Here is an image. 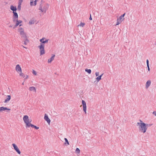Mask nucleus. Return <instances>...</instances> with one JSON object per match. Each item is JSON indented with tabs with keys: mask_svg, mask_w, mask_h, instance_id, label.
I'll list each match as a JSON object with an SVG mask.
<instances>
[{
	"mask_svg": "<svg viewBox=\"0 0 156 156\" xmlns=\"http://www.w3.org/2000/svg\"><path fill=\"white\" fill-rule=\"evenodd\" d=\"M23 0H19L18 5H21Z\"/></svg>",
	"mask_w": 156,
	"mask_h": 156,
	"instance_id": "2f4dec72",
	"label": "nucleus"
},
{
	"mask_svg": "<svg viewBox=\"0 0 156 156\" xmlns=\"http://www.w3.org/2000/svg\"><path fill=\"white\" fill-rule=\"evenodd\" d=\"M103 73H102L101 75H100L99 76H98V77H97L96 79L97 80L98 82L99 80H101V77L102 76V75H103Z\"/></svg>",
	"mask_w": 156,
	"mask_h": 156,
	"instance_id": "412c9836",
	"label": "nucleus"
},
{
	"mask_svg": "<svg viewBox=\"0 0 156 156\" xmlns=\"http://www.w3.org/2000/svg\"><path fill=\"white\" fill-rule=\"evenodd\" d=\"M28 75H26V78H25L24 79H27L28 78Z\"/></svg>",
	"mask_w": 156,
	"mask_h": 156,
	"instance_id": "a19ab883",
	"label": "nucleus"
},
{
	"mask_svg": "<svg viewBox=\"0 0 156 156\" xmlns=\"http://www.w3.org/2000/svg\"><path fill=\"white\" fill-rule=\"evenodd\" d=\"M34 21L33 20H31L29 22L30 24H34Z\"/></svg>",
	"mask_w": 156,
	"mask_h": 156,
	"instance_id": "cd10ccee",
	"label": "nucleus"
},
{
	"mask_svg": "<svg viewBox=\"0 0 156 156\" xmlns=\"http://www.w3.org/2000/svg\"><path fill=\"white\" fill-rule=\"evenodd\" d=\"M95 75L96 76H98L99 75V72H96L95 73Z\"/></svg>",
	"mask_w": 156,
	"mask_h": 156,
	"instance_id": "72a5a7b5",
	"label": "nucleus"
},
{
	"mask_svg": "<svg viewBox=\"0 0 156 156\" xmlns=\"http://www.w3.org/2000/svg\"><path fill=\"white\" fill-rule=\"evenodd\" d=\"M153 114L156 116V111H154L153 112Z\"/></svg>",
	"mask_w": 156,
	"mask_h": 156,
	"instance_id": "e433bc0d",
	"label": "nucleus"
},
{
	"mask_svg": "<svg viewBox=\"0 0 156 156\" xmlns=\"http://www.w3.org/2000/svg\"><path fill=\"white\" fill-rule=\"evenodd\" d=\"M29 89L30 91H34L35 92H36V88L34 87H29Z\"/></svg>",
	"mask_w": 156,
	"mask_h": 156,
	"instance_id": "aec40b11",
	"label": "nucleus"
},
{
	"mask_svg": "<svg viewBox=\"0 0 156 156\" xmlns=\"http://www.w3.org/2000/svg\"><path fill=\"white\" fill-rule=\"evenodd\" d=\"M21 37L23 38V40L27 38V36L26 35V33L23 35H22Z\"/></svg>",
	"mask_w": 156,
	"mask_h": 156,
	"instance_id": "5701e85b",
	"label": "nucleus"
},
{
	"mask_svg": "<svg viewBox=\"0 0 156 156\" xmlns=\"http://www.w3.org/2000/svg\"><path fill=\"white\" fill-rule=\"evenodd\" d=\"M152 125L151 124H146V126L147 127V126H151Z\"/></svg>",
	"mask_w": 156,
	"mask_h": 156,
	"instance_id": "f704fd0d",
	"label": "nucleus"
},
{
	"mask_svg": "<svg viewBox=\"0 0 156 156\" xmlns=\"http://www.w3.org/2000/svg\"><path fill=\"white\" fill-rule=\"evenodd\" d=\"M80 150L79 148H77L76 149V151H75V153L76 154H79L80 153Z\"/></svg>",
	"mask_w": 156,
	"mask_h": 156,
	"instance_id": "a878e982",
	"label": "nucleus"
},
{
	"mask_svg": "<svg viewBox=\"0 0 156 156\" xmlns=\"http://www.w3.org/2000/svg\"><path fill=\"white\" fill-rule=\"evenodd\" d=\"M16 70L17 72H22V69L19 65H17L16 67Z\"/></svg>",
	"mask_w": 156,
	"mask_h": 156,
	"instance_id": "ddd939ff",
	"label": "nucleus"
},
{
	"mask_svg": "<svg viewBox=\"0 0 156 156\" xmlns=\"http://www.w3.org/2000/svg\"><path fill=\"white\" fill-rule=\"evenodd\" d=\"M21 5H18V7H17V9L18 10V11L20 10H21Z\"/></svg>",
	"mask_w": 156,
	"mask_h": 156,
	"instance_id": "c85d7f7f",
	"label": "nucleus"
},
{
	"mask_svg": "<svg viewBox=\"0 0 156 156\" xmlns=\"http://www.w3.org/2000/svg\"><path fill=\"white\" fill-rule=\"evenodd\" d=\"M126 13H125L123 14L122 15H121L119 18H118L117 20V22L115 25H118L124 20V18H123L125 16Z\"/></svg>",
	"mask_w": 156,
	"mask_h": 156,
	"instance_id": "20e7f679",
	"label": "nucleus"
},
{
	"mask_svg": "<svg viewBox=\"0 0 156 156\" xmlns=\"http://www.w3.org/2000/svg\"><path fill=\"white\" fill-rule=\"evenodd\" d=\"M155 45H156V43H155Z\"/></svg>",
	"mask_w": 156,
	"mask_h": 156,
	"instance_id": "09e8293b",
	"label": "nucleus"
},
{
	"mask_svg": "<svg viewBox=\"0 0 156 156\" xmlns=\"http://www.w3.org/2000/svg\"><path fill=\"white\" fill-rule=\"evenodd\" d=\"M151 81L150 80H147L146 84V88H147L150 85Z\"/></svg>",
	"mask_w": 156,
	"mask_h": 156,
	"instance_id": "f3484780",
	"label": "nucleus"
},
{
	"mask_svg": "<svg viewBox=\"0 0 156 156\" xmlns=\"http://www.w3.org/2000/svg\"><path fill=\"white\" fill-rule=\"evenodd\" d=\"M143 122H142V123ZM142 123L140 122H137V126H140V124Z\"/></svg>",
	"mask_w": 156,
	"mask_h": 156,
	"instance_id": "c9c22d12",
	"label": "nucleus"
},
{
	"mask_svg": "<svg viewBox=\"0 0 156 156\" xmlns=\"http://www.w3.org/2000/svg\"><path fill=\"white\" fill-rule=\"evenodd\" d=\"M45 39V37H43L39 41L41 42V43H40V44L44 46V44L48 43L49 39H45V40L44 41V40Z\"/></svg>",
	"mask_w": 156,
	"mask_h": 156,
	"instance_id": "0eeeda50",
	"label": "nucleus"
},
{
	"mask_svg": "<svg viewBox=\"0 0 156 156\" xmlns=\"http://www.w3.org/2000/svg\"><path fill=\"white\" fill-rule=\"evenodd\" d=\"M22 46L24 48H27L26 47H25L24 46H23L22 45Z\"/></svg>",
	"mask_w": 156,
	"mask_h": 156,
	"instance_id": "49530a36",
	"label": "nucleus"
},
{
	"mask_svg": "<svg viewBox=\"0 0 156 156\" xmlns=\"http://www.w3.org/2000/svg\"><path fill=\"white\" fill-rule=\"evenodd\" d=\"M11 98V96L10 95H9L7 96V98L4 101V102L6 103H7V102L9 101L10 100Z\"/></svg>",
	"mask_w": 156,
	"mask_h": 156,
	"instance_id": "6ab92c4d",
	"label": "nucleus"
},
{
	"mask_svg": "<svg viewBox=\"0 0 156 156\" xmlns=\"http://www.w3.org/2000/svg\"><path fill=\"white\" fill-rule=\"evenodd\" d=\"M24 40V43L23 44L25 45H27L29 42V40L27 39V38L25 39Z\"/></svg>",
	"mask_w": 156,
	"mask_h": 156,
	"instance_id": "4be33fe9",
	"label": "nucleus"
},
{
	"mask_svg": "<svg viewBox=\"0 0 156 156\" xmlns=\"http://www.w3.org/2000/svg\"><path fill=\"white\" fill-rule=\"evenodd\" d=\"M49 8V5L48 3H46L44 6L42 8V5L41 4H40L39 6V10H41V12L46 13L47 10Z\"/></svg>",
	"mask_w": 156,
	"mask_h": 156,
	"instance_id": "f03ea898",
	"label": "nucleus"
},
{
	"mask_svg": "<svg viewBox=\"0 0 156 156\" xmlns=\"http://www.w3.org/2000/svg\"><path fill=\"white\" fill-rule=\"evenodd\" d=\"M18 16L17 15V16L12 17L13 22H16V24L17 26H18L19 25L20 27L22 25V24H20V23L22 22V21L21 20H18Z\"/></svg>",
	"mask_w": 156,
	"mask_h": 156,
	"instance_id": "7ed1b4c3",
	"label": "nucleus"
},
{
	"mask_svg": "<svg viewBox=\"0 0 156 156\" xmlns=\"http://www.w3.org/2000/svg\"><path fill=\"white\" fill-rule=\"evenodd\" d=\"M20 76H21L23 77V78H24L25 76L24 74L22 73V72H20Z\"/></svg>",
	"mask_w": 156,
	"mask_h": 156,
	"instance_id": "bb28decb",
	"label": "nucleus"
},
{
	"mask_svg": "<svg viewBox=\"0 0 156 156\" xmlns=\"http://www.w3.org/2000/svg\"><path fill=\"white\" fill-rule=\"evenodd\" d=\"M89 20H92V18L91 16V15L90 14V17H89Z\"/></svg>",
	"mask_w": 156,
	"mask_h": 156,
	"instance_id": "ea45409f",
	"label": "nucleus"
},
{
	"mask_svg": "<svg viewBox=\"0 0 156 156\" xmlns=\"http://www.w3.org/2000/svg\"><path fill=\"white\" fill-rule=\"evenodd\" d=\"M33 73L34 75H37L36 72L33 69Z\"/></svg>",
	"mask_w": 156,
	"mask_h": 156,
	"instance_id": "7c9ffc66",
	"label": "nucleus"
},
{
	"mask_svg": "<svg viewBox=\"0 0 156 156\" xmlns=\"http://www.w3.org/2000/svg\"><path fill=\"white\" fill-rule=\"evenodd\" d=\"M146 62H147V64H149V60L148 59H147L146 60Z\"/></svg>",
	"mask_w": 156,
	"mask_h": 156,
	"instance_id": "58836bf2",
	"label": "nucleus"
},
{
	"mask_svg": "<svg viewBox=\"0 0 156 156\" xmlns=\"http://www.w3.org/2000/svg\"><path fill=\"white\" fill-rule=\"evenodd\" d=\"M12 146L14 147V150L16 151L18 154H20L21 152L17 145L15 144H12Z\"/></svg>",
	"mask_w": 156,
	"mask_h": 156,
	"instance_id": "6e6552de",
	"label": "nucleus"
},
{
	"mask_svg": "<svg viewBox=\"0 0 156 156\" xmlns=\"http://www.w3.org/2000/svg\"><path fill=\"white\" fill-rule=\"evenodd\" d=\"M85 71L86 72H87L89 74H90L91 73V70L90 69H85Z\"/></svg>",
	"mask_w": 156,
	"mask_h": 156,
	"instance_id": "393cba45",
	"label": "nucleus"
},
{
	"mask_svg": "<svg viewBox=\"0 0 156 156\" xmlns=\"http://www.w3.org/2000/svg\"><path fill=\"white\" fill-rule=\"evenodd\" d=\"M7 110V111H6L7 112H9V111L10 110V109L9 108H8L6 107H0V112H2L3 111H5V110Z\"/></svg>",
	"mask_w": 156,
	"mask_h": 156,
	"instance_id": "9b49d317",
	"label": "nucleus"
},
{
	"mask_svg": "<svg viewBox=\"0 0 156 156\" xmlns=\"http://www.w3.org/2000/svg\"><path fill=\"white\" fill-rule=\"evenodd\" d=\"M82 103L83 105V111L85 112V113L86 114L87 106L86 103L84 101L82 100Z\"/></svg>",
	"mask_w": 156,
	"mask_h": 156,
	"instance_id": "1a4fd4ad",
	"label": "nucleus"
},
{
	"mask_svg": "<svg viewBox=\"0 0 156 156\" xmlns=\"http://www.w3.org/2000/svg\"><path fill=\"white\" fill-rule=\"evenodd\" d=\"M147 69H148V71H150V67L147 68Z\"/></svg>",
	"mask_w": 156,
	"mask_h": 156,
	"instance_id": "37998d69",
	"label": "nucleus"
},
{
	"mask_svg": "<svg viewBox=\"0 0 156 156\" xmlns=\"http://www.w3.org/2000/svg\"><path fill=\"white\" fill-rule=\"evenodd\" d=\"M85 25V23H83L82 22H81L80 23V24L78 26H82L83 27L84 25Z\"/></svg>",
	"mask_w": 156,
	"mask_h": 156,
	"instance_id": "c756f323",
	"label": "nucleus"
},
{
	"mask_svg": "<svg viewBox=\"0 0 156 156\" xmlns=\"http://www.w3.org/2000/svg\"><path fill=\"white\" fill-rule=\"evenodd\" d=\"M23 119L26 125H27V123H28L30 122L29 121V117L27 115H24L23 117Z\"/></svg>",
	"mask_w": 156,
	"mask_h": 156,
	"instance_id": "9d476101",
	"label": "nucleus"
},
{
	"mask_svg": "<svg viewBox=\"0 0 156 156\" xmlns=\"http://www.w3.org/2000/svg\"><path fill=\"white\" fill-rule=\"evenodd\" d=\"M147 129V127L146 126V124L144 123H142L139 127V131L143 133L146 132Z\"/></svg>",
	"mask_w": 156,
	"mask_h": 156,
	"instance_id": "f257e3e1",
	"label": "nucleus"
},
{
	"mask_svg": "<svg viewBox=\"0 0 156 156\" xmlns=\"http://www.w3.org/2000/svg\"><path fill=\"white\" fill-rule=\"evenodd\" d=\"M10 9L11 10L13 11V15L12 17L13 16H17L18 15L17 13L16 12L17 10V8L16 6L11 5L10 6Z\"/></svg>",
	"mask_w": 156,
	"mask_h": 156,
	"instance_id": "39448f33",
	"label": "nucleus"
},
{
	"mask_svg": "<svg viewBox=\"0 0 156 156\" xmlns=\"http://www.w3.org/2000/svg\"><path fill=\"white\" fill-rule=\"evenodd\" d=\"M34 128H35L36 129H39V127H37V126H36L34 125Z\"/></svg>",
	"mask_w": 156,
	"mask_h": 156,
	"instance_id": "473e14b6",
	"label": "nucleus"
},
{
	"mask_svg": "<svg viewBox=\"0 0 156 156\" xmlns=\"http://www.w3.org/2000/svg\"><path fill=\"white\" fill-rule=\"evenodd\" d=\"M18 26L16 24L13 27V29H14L16 28Z\"/></svg>",
	"mask_w": 156,
	"mask_h": 156,
	"instance_id": "4c0bfd02",
	"label": "nucleus"
},
{
	"mask_svg": "<svg viewBox=\"0 0 156 156\" xmlns=\"http://www.w3.org/2000/svg\"><path fill=\"white\" fill-rule=\"evenodd\" d=\"M44 46L42 45H40L38 46L40 51V55H43L45 53V51L44 49Z\"/></svg>",
	"mask_w": 156,
	"mask_h": 156,
	"instance_id": "423d86ee",
	"label": "nucleus"
},
{
	"mask_svg": "<svg viewBox=\"0 0 156 156\" xmlns=\"http://www.w3.org/2000/svg\"><path fill=\"white\" fill-rule=\"evenodd\" d=\"M64 140H65V143H64L66 145V144H67V145H69V143L67 139L66 138H65Z\"/></svg>",
	"mask_w": 156,
	"mask_h": 156,
	"instance_id": "b1692460",
	"label": "nucleus"
},
{
	"mask_svg": "<svg viewBox=\"0 0 156 156\" xmlns=\"http://www.w3.org/2000/svg\"><path fill=\"white\" fill-rule=\"evenodd\" d=\"M147 68H149V64H147Z\"/></svg>",
	"mask_w": 156,
	"mask_h": 156,
	"instance_id": "79ce46f5",
	"label": "nucleus"
},
{
	"mask_svg": "<svg viewBox=\"0 0 156 156\" xmlns=\"http://www.w3.org/2000/svg\"><path fill=\"white\" fill-rule=\"evenodd\" d=\"M55 57V55H53L52 57L48 59V63H51L54 59Z\"/></svg>",
	"mask_w": 156,
	"mask_h": 156,
	"instance_id": "a211bd4d",
	"label": "nucleus"
},
{
	"mask_svg": "<svg viewBox=\"0 0 156 156\" xmlns=\"http://www.w3.org/2000/svg\"><path fill=\"white\" fill-rule=\"evenodd\" d=\"M22 84H23V83Z\"/></svg>",
	"mask_w": 156,
	"mask_h": 156,
	"instance_id": "8fccbe9b",
	"label": "nucleus"
},
{
	"mask_svg": "<svg viewBox=\"0 0 156 156\" xmlns=\"http://www.w3.org/2000/svg\"><path fill=\"white\" fill-rule=\"evenodd\" d=\"M38 0H31L30 2V5L31 6H35L37 4V2Z\"/></svg>",
	"mask_w": 156,
	"mask_h": 156,
	"instance_id": "4468645a",
	"label": "nucleus"
},
{
	"mask_svg": "<svg viewBox=\"0 0 156 156\" xmlns=\"http://www.w3.org/2000/svg\"><path fill=\"white\" fill-rule=\"evenodd\" d=\"M44 119L49 124H50L51 122V120L48 118L47 115L46 114H45L44 115Z\"/></svg>",
	"mask_w": 156,
	"mask_h": 156,
	"instance_id": "f8f14e48",
	"label": "nucleus"
},
{
	"mask_svg": "<svg viewBox=\"0 0 156 156\" xmlns=\"http://www.w3.org/2000/svg\"><path fill=\"white\" fill-rule=\"evenodd\" d=\"M43 2V1L42 0H41V2Z\"/></svg>",
	"mask_w": 156,
	"mask_h": 156,
	"instance_id": "de8ad7c7",
	"label": "nucleus"
},
{
	"mask_svg": "<svg viewBox=\"0 0 156 156\" xmlns=\"http://www.w3.org/2000/svg\"><path fill=\"white\" fill-rule=\"evenodd\" d=\"M18 31L20 32V34L21 35H23L25 33L24 32V29L23 28H20L18 29Z\"/></svg>",
	"mask_w": 156,
	"mask_h": 156,
	"instance_id": "2eb2a0df",
	"label": "nucleus"
},
{
	"mask_svg": "<svg viewBox=\"0 0 156 156\" xmlns=\"http://www.w3.org/2000/svg\"><path fill=\"white\" fill-rule=\"evenodd\" d=\"M9 27H12V25H10L9 26Z\"/></svg>",
	"mask_w": 156,
	"mask_h": 156,
	"instance_id": "c03bdc74",
	"label": "nucleus"
},
{
	"mask_svg": "<svg viewBox=\"0 0 156 156\" xmlns=\"http://www.w3.org/2000/svg\"><path fill=\"white\" fill-rule=\"evenodd\" d=\"M139 120H140V123L143 122L142 121H141V120L140 119Z\"/></svg>",
	"mask_w": 156,
	"mask_h": 156,
	"instance_id": "a18cd8bd",
	"label": "nucleus"
},
{
	"mask_svg": "<svg viewBox=\"0 0 156 156\" xmlns=\"http://www.w3.org/2000/svg\"><path fill=\"white\" fill-rule=\"evenodd\" d=\"M31 121H30V122L28 123H27V125H26V128L29 127L30 126H31L32 128H34V125L30 123V122Z\"/></svg>",
	"mask_w": 156,
	"mask_h": 156,
	"instance_id": "dca6fc26",
	"label": "nucleus"
}]
</instances>
